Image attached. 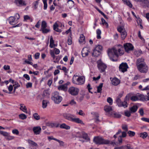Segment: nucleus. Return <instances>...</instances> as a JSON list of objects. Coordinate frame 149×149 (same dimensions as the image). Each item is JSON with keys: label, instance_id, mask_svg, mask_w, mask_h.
<instances>
[{"label": "nucleus", "instance_id": "a19ab883", "mask_svg": "<svg viewBox=\"0 0 149 149\" xmlns=\"http://www.w3.org/2000/svg\"><path fill=\"white\" fill-rule=\"evenodd\" d=\"M96 33L97 34V37L98 39H100L101 38L100 35L101 31L100 29H98L97 30Z\"/></svg>", "mask_w": 149, "mask_h": 149}, {"label": "nucleus", "instance_id": "5fc2aeb1", "mask_svg": "<svg viewBox=\"0 0 149 149\" xmlns=\"http://www.w3.org/2000/svg\"><path fill=\"white\" fill-rule=\"evenodd\" d=\"M6 137L5 138L6 139L8 140H10L14 139V137L13 136H11L8 135L6 136Z\"/></svg>", "mask_w": 149, "mask_h": 149}, {"label": "nucleus", "instance_id": "39448f33", "mask_svg": "<svg viewBox=\"0 0 149 149\" xmlns=\"http://www.w3.org/2000/svg\"><path fill=\"white\" fill-rule=\"evenodd\" d=\"M51 98L54 103L57 104L60 103L62 100V97L57 92H55L52 94Z\"/></svg>", "mask_w": 149, "mask_h": 149}, {"label": "nucleus", "instance_id": "8fccbe9b", "mask_svg": "<svg viewBox=\"0 0 149 149\" xmlns=\"http://www.w3.org/2000/svg\"><path fill=\"white\" fill-rule=\"evenodd\" d=\"M43 1L44 3L43 9L44 10H45L47 9V0H43Z\"/></svg>", "mask_w": 149, "mask_h": 149}, {"label": "nucleus", "instance_id": "423d86ee", "mask_svg": "<svg viewBox=\"0 0 149 149\" xmlns=\"http://www.w3.org/2000/svg\"><path fill=\"white\" fill-rule=\"evenodd\" d=\"M102 50V47L100 45L96 46L93 49V52L92 53V56L95 57H97L101 54V52Z\"/></svg>", "mask_w": 149, "mask_h": 149}, {"label": "nucleus", "instance_id": "6e6552de", "mask_svg": "<svg viewBox=\"0 0 149 149\" xmlns=\"http://www.w3.org/2000/svg\"><path fill=\"white\" fill-rule=\"evenodd\" d=\"M97 63V67L100 71L101 72H104L107 67V65L100 61H98Z\"/></svg>", "mask_w": 149, "mask_h": 149}, {"label": "nucleus", "instance_id": "49530a36", "mask_svg": "<svg viewBox=\"0 0 149 149\" xmlns=\"http://www.w3.org/2000/svg\"><path fill=\"white\" fill-rule=\"evenodd\" d=\"M91 114L94 115V116L96 117V121H99V119L98 118V117H99V114H98L96 113L95 112H92L91 113Z\"/></svg>", "mask_w": 149, "mask_h": 149}, {"label": "nucleus", "instance_id": "bf43d9fd", "mask_svg": "<svg viewBox=\"0 0 149 149\" xmlns=\"http://www.w3.org/2000/svg\"><path fill=\"white\" fill-rule=\"evenodd\" d=\"M55 58L56 60L54 61V62L55 63H57L59 62V60L61 58V57L59 56H56L55 59Z\"/></svg>", "mask_w": 149, "mask_h": 149}, {"label": "nucleus", "instance_id": "6ab92c4d", "mask_svg": "<svg viewBox=\"0 0 149 149\" xmlns=\"http://www.w3.org/2000/svg\"><path fill=\"white\" fill-rule=\"evenodd\" d=\"M127 132H122V135L119 136L118 138V141L119 143L120 144L122 143V137H125L127 135Z\"/></svg>", "mask_w": 149, "mask_h": 149}, {"label": "nucleus", "instance_id": "20e7f679", "mask_svg": "<svg viewBox=\"0 0 149 149\" xmlns=\"http://www.w3.org/2000/svg\"><path fill=\"white\" fill-rule=\"evenodd\" d=\"M93 141L95 144L99 145L108 144L110 142L109 140H105L102 137L99 136L94 137L93 139Z\"/></svg>", "mask_w": 149, "mask_h": 149}, {"label": "nucleus", "instance_id": "473e14b6", "mask_svg": "<svg viewBox=\"0 0 149 149\" xmlns=\"http://www.w3.org/2000/svg\"><path fill=\"white\" fill-rule=\"evenodd\" d=\"M82 137L83 139L87 141L89 140V138L88 137L87 134L85 132H82Z\"/></svg>", "mask_w": 149, "mask_h": 149}, {"label": "nucleus", "instance_id": "412c9836", "mask_svg": "<svg viewBox=\"0 0 149 149\" xmlns=\"http://www.w3.org/2000/svg\"><path fill=\"white\" fill-rule=\"evenodd\" d=\"M49 91L47 90H45L43 92L42 97L44 98H47L49 97Z\"/></svg>", "mask_w": 149, "mask_h": 149}, {"label": "nucleus", "instance_id": "b1692460", "mask_svg": "<svg viewBox=\"0 0 149 149\" xmlns=\"http://www.w3.org/2000/svg\"><path fill=\"white\" fill-rule=\"evenodd\" d=\"M60 127L61 129H65L67 130H69L70 128V126L66 125L65 123H64L61 124L60 126Z\"/></svg>", "mask_w": 149, "mask_h": 149}, {"label": "nucleus", "instance_id": "c9c22d12", "mask_svg": "<svg viewBox=\"0 0 149 149\" xmlns=\"http://www.w3.org/2000/svg\"><path fill=\"white\" fill-rule=\"evenodd\" d=\"M48 102L47 100H43L42 102V107L43 108H45L47 106Z\"/></svg>", "mask_w": 149, "mask_h": 149}, {"label": "nucleus", "instance_id": "2eb2a0df", "mask_svg": "<svg viewBox=\"0 0 149 149\" xmlns=\"http://www.w3.org/2000/svg\"><path fill=\"white\" fill-rule=\"evenodd\" d=\"M15 3L18 6H25L26 4L24 0H15Z\"/></svg>", "mask_w": 149, "mask_h": 149}, {"label": "nucleus", "instance_id": "37998d69", "mask_svg": "<svg viewBox=\"0 0 149 149\" xmlns=\"http://www.w3.org/2000/svg\"><path fill=\"white\" fill-rule=\"evenodd\" d=\"M47 27V23L45 21H43L42 22L41 29L46 28Z\"/></svg>", "mask_w": 149, "mask_h": 149}, {"label": "nucleus", "instance_id": "79ce46f5", "mask_svg": "<svg viewBox=\"0 0 149 149\" xmlns=\"http://www.w3.org/2000/svg\"><path fill=\"white\" fill-rule=\"evenodd\" d=\"M103 84L102 83H100L99 85L97 87V93H100L102 90V88L103 86Z\"/></svg>", "mask_w": 149, "mask_h": 149}, {"label": "nucleus", "instance_id": "7c9ffc66", "mask_svg": "<svg viewBox=\"0 0 149 149\" xmlns=\"http://www.w3.org/2000/svg\"><path fill=\"white\" fill-rule=\"evenodd\" d=\"M40 31L44 33H47L50 31V30L49 29H47L46 28H44L43 29H40Z\"/></svg>", "mask_w": 149, "mask_h": 149}, {"label": "nucleus", "instance_id": "0eeeda50", "mask_svg": "<svg viewBox=\"0 0 149 149\" xmlns=\"http://www.w3.org/2000/svg\"><path fill=\"white\" fill-rule=\"evenodd\" d=\"M118 31L120 33L121 38L123 39H125L127 35V33L123 26H119L117 28Z\"/></svg>", "mask_w": 149, "mask_h": 149}, {"label": "nucleus", "instance_id": "de8ad7c7", "mask_svg": "<svg viewBox=\"0 0 149 149\" xmlns=\"http://www.w3.org/2000/svg\"><path fill=\"white\" fill-rule=\"evenodd\" d=\"M59 124L56 123H51L50 126L52 127H57L59 126Z\"/></svg>", "mask_w": 149, "mask_h": 149}, {"label": "nucleus", "instance_id": "4d7b16f0", "mask_svg": "<svg viewBox=\"0 0 149 149\" xmlns=\"http://www.w3.org/2000/svg\"><path fill=\"white\" fill-rule=\"evenodd\" d=\"M40 53L39 52L36 53L34 55L35 58L36 59H37L39 58Z\"/></svg>", "mask_w": 149, "mask_h": 149}, {"label": "nucleus", "instance_id": "e433bc0d", "mask_svg": "<svg viewBox=\"0 0 149 149\" xmlns=\"http://www.w3.org/2000/svg\"><path fill=\"white\" fill-rule=\"evenodd\" d=\"M79 41L80 43H84L85 42V38L83 35H82L80 36Z\"/></svg>", "mask_w": 149, "mask_h": 149}, {"label": "nucleus", "instance_id": "603ef678", "mask_svg": "<svg viewBox=\"0 0 149 149\" xmlns=\"http://www.w3.org/2000/svg\"><path fill=\"white\" fill-rule=\"evenodd\" d=\"M33 117L36 120H38L40 118V116L37 113H35L33 114Z\"/></svg>", "mask_w": 149, "mask_h": 149}, {"label": "nucleus", "instance_id": "cd10ccee", "mask_svg": "<svg viewBox=\"0 0 149 149\" xmlns=\"http://www.w3.org/2000/svg\"><path fill=\"white\" fill-rule=\"evenodd\" d=\"M20 107L19 109L21 110L24 112L27 113V109L26 107L23 104H20Z\"/></svg>", "mask_w": 149, "mask_h": 149}, {"label": "nucleus", "instance_id": "680f3d73", "mask_svg": "<svg viewBox=\"0 0 149 149\" xmlns=\"http://www.w3.org/2000/svg\"><path fill=\"white\" fill-rule=\"evenodd\" d=\"M139 112L140 113L141 116H143V115L144 113L143 110V108H141L139 110Z\"/></svg>", "mask_w": 149, "mask_h": 149}, {"label": "nucleus", "instance_id": "0e129e2a", "mask_svg": "<svg viewBox=\"0 0 149 149\" xmlns=\"http://www.w3.org/2000/svg\"><path fill=\"white\" fill-rule=\"evenodd\" d=\"M141 120L143 121L149 123V118L143 117L141 118Z\"/></svg>", "mask_w": 149, "mask_h": 149}, {"label": "nucleus", "instance_id": "338daca9", "mask_svg": "<svg viewBox=\"0 0 149 149\" xmlns=\"http://www.w3.org/2000/svg\"><path fill=\"white\" fill-rule=\"evenodd\" d=\"M12 133L14 134H15L16 135H18L19 134V131L17 129L13 130H12Z\"/></svg>", "mask_w": 149, "mask_h": 149}, {"label": "nucleus", "instance_id": "c756f323", "mask_svg": "<svg viewBox=\"0 0 149 149\" xmlns=\"http://www.w3.org/2000/svg\"><path fill=\"white\" fill-rule=\"evenodd\" d=\"M53 45L55 46V44H54V41L52 37L51 36L50 38L49 47L51 48H52L53 47Z\"/></svg>", "mask_w": 149, "mask_h": 149}, {"label": "nucleus", "instance_id": "f704fd0d", "mask_svg": "<svg viewBox=\"0 0 149 149\" xmlns=\"http://www.w3.org/2000/svg\"><path fill=\"white\" fill-rule=\"evenodd\" d=\"M131 100L132 101H136L139 100V98L138 96L134 95L132 96L130 98Z\"/></svg>", "mask_w": 149, "mask_h": 149}, {"label": "nucleus", "instance_id": "72a5a7b5", "mask_svg": "<svg viewBox=\"0 0 149 149\" xmlns=\"http://www.w3.org/2000/svg\"><path fill=\"white\" fill-rule=\"evenodd\" d=\"M104 110L107 112H109L112 110L111 106H106L104 107Z\"/></svg>", "mask_w": 149, "mask_h": 149}, {"label": "nucleus", "instance_id": "e2e57ef3", "mask_svg": "<svg viewBox=\"0 0 149 149\" xmlns=\"http://www.w3.org/2000/svg\"><path fill=\"white\" fill-rule=\"evenodd\" d=\"M68 45H71L72 43V38L71 37H69L68 39Z\"/></svg>", "mask_w": 149, "mask_h": 149}, {"label": "nucleus", "instance_id": "f257e3e1", "mask_svg": "<svg viewBox=\"0 0 149 149\" xmlns=\"http://www.w3.org/2000/svg\"><path fill=\"white\" fill-rule=\"evenodd\" d=\"M118 52L120 55L123 54V52L120 49H118V50L115 48L109 49L108 50V54L110 59L113 61H116L118 60L117 58L118 56Z\"/></svg>", "mask_w": 149, "mask_h": 149}, {"label": "nucleus", "instance_id": "774afa93", "mask_svg": "<svg viewBox=\"0 0 149 149\" xmlns=\"http://www.w3.org/2000/svg\"><path fill=\"white\" fill-rule=\"evenodd\" d=\"M122 128L124 130L125 132L128 131V128L127 126L126 125H123L122 127Z\"/></svg>", "mask_w": 149, "mask_h": 149}, {"label": "nucleus", "instance_id": "5701e85b", "mask_svg": "<svg viewBox=\"0 0 149 149\" xmlns=\"http://www.w3.org/2000/svg\"><path fill=\"white\" fill-rule=\"evenodd\" d=\"M15 18L14 17H9V23L12 25L15 24L16 23V22L15 21Z\"/></svg>", "mask_w": 149, "mask_h": 149}, {"label": "nucleus", "instance_id": "9b49d317", "mask_svg": "<svg viewBox=\"0 0 149 149\" xmlns=\"http://www.w3.org/2000/svg\"><path fill=\"white\" fill-rule=\"evenodd\" d=\"M124 47L125 51L128 53L130 51L133 50L134 47L130 43H126L124 44Z\"/></svg>", "mask_w": 149, "mask_h": 149}, {"label": "nucleus", "instance_id": "58836bf2", "mask_svg": "<svg viewBox=\"0 0 149 149\" xmlns=\"http://www.w3.org/2000/svg\"><path fill=\"white\" fill-rule=\"evenodd\" d=\"M58 89L59 90H63V91H66L67 89V86L66 85H62L58 87Z\"/></svg>", "mask_w": 149, "mask_h": 149}, {"label": "nucleus", "instance_id": "f03ea898", "mask_svg": "<svg viewBox=\"0 0 149 149\" xmlns=\"http://www.w3.org/2000/svg\"><path fill=\"white\" fill-rule=\"evenodd\" d=\"M143 58H138L136 62V65L138 70L141 73H146L148 71V65L144 62Z\"/></svg>", "mask_w": 149, "mask_h": 149}, {"label": "nucleus", "instance_id": "9d476101", "mask_svg": "<svg viewBox=\"0 0 149 149\" xmlns=\"http://www.w3.org/2000/svg\"><path fill=\"white\" fill-rule=\"evenodd\" d=\"M62 116L65 119L72 122L74 118L75 117V115L68 113H63Z\"/></svg>", "mask_w": 149, "mask_h": 149}, {"label": "nucleus", "instance_id": "13d9d810", "mask_svg": "<svg viewBox=\"0 0 149 149\" xmlns=\"http://www.w3.org/2000/svg\"><path fill=\"white\" fill-rule=\"evenodd\" d=\"M101 20L102 22V24H103L106 25L107 26H108V24L107 22H106L105 20H104V19L102 18Z\"/></svg>", "mask_w": 149, "mask_h": 149}, {"label": "nucleus", "instance_id": "bb28decb", "mask_svg": "<svg viewBox=\"0 0 149 149\" xmlns=\"http://www.w3.org/2000/svg\"><path fill=\"white\" fill-rule=\"evenodd\" d=\"M58 24L56 23H55L53 25V28L54 30L56 31L57 32H61L62 31V30L59 29L58 28Z\"/></svg>", "mask_w": 149, "mask_h": 149}, {"label": "nucleus", "instance_id": "aec40b11", "mask_svg": "<svg viewBox=\"0 0 149 149\" xmlns=\"http://www.w3.org/2000/svg\"><path fill=\"white\" fill-rule=\"evenodd\" d=\"M72 122L77 123L81 124V125H84V123L83 121L82 120H80L79 118H76L75 117L74 118Z\"/></svg>", "mask_w": 149, "mask_h": 149}, {"label": "nucleus", "instance_id": "a18cd8bd", "mask_svg": "<svg viewBox=\"0 0 149 149\" xmlns=\"http://www.w3.org/2000/svg\"><path fill=\"white\" fill-rule=\"evenodd\" d=\"M19 118L22 120L26 119L27 118V116L25 114L23 113L19 114Z\"/></svg>", "mask_w": 149, "mask_h": 149}, {"label": "nucleus", "instance_id": "864d4df0", "mask_svg": "<svg viewBox=\"0 0 149 149\" xmlns=\"http://www.w3.org/2000/svg\"><path fill=\"white\" fill-rule=\"evenodd\" d=\"M125 115L127 117H130L131 116L130 112L126 111H125L124 112Z\"/></svg>", "mask_w": 149, "mask_h": 149}, {"label": "nucleus", "instance_id": "f3484780", "mask_svg": "<svg viewBox=\"0 0 149 149\" xmlns=\"http://www.w3.org/2000/svg\"><path fill=\"white\" fill-rule=\"evenodd\" d=\"M110 79L111 81L112 84L114 86H117L120 82V80L116 77H114L112 79V78H110Z\"/></svg>", "mask_w": 149, "mask_h": 149}, {"label": "nucleus", "instance_id": "dca6fc26", "mask_svg": "<svg viewBox=\"0 0 149 149\" xmlns=\"http://www.w3.org/2000/svg\"><path fill=\"white\" fill-rule=\"evenodd\" d=\"M90 52L89 50L87 48H84L81 51V55L83 57H86Z\"/></svg>", "mask_w": 149, "mask_h": 149}, {"label": "nucleus", "instance_id": "6e6d98bb", "mask_svg": "<svg viewBox=\"0 0 149 149\" xmlns=\"http://www.w3.org/2000/svg\"><path fill=\"white\" fill-rule=\"evenodd\" d=\"M0 134L3 135V136H7L8 135V133H7L6 132H5L1 131V130H0Z\"/></svg>", "mask_w": 149, "mask_h": 149}, {"label": "nucleus", "instance_id": "09e8293b", "mask_svg": "<svg viewBox=\"0 0 149 149\" xmlns=\"http://www.w3.org/2000/svg\"><path fill=\"white\" fill-rule=\"evenodd\" d=\"M128 134L130 136H133L135 135V132L131 131H129L127 132Z\"/></svg>", "mask_w": 149, "mask_h": 149}, {"label": "nucleus", "instance_id": "f8f14e48", "mask_svg": "<svg viewBox=\"0 0 149 149\" xmlns=\"http://www.w3.org/2000/svg\"><path fill=\"white\" fill-rule=\"evenodd\" d=\"M128 68L127 64L126 63H122L120 65L119 67V70L123 72L126 71Z\"/></svg>", "mask_w": 149, "mask_h": 149}, {"label": "nucleus", "instance_id": "a211bd4d", "mask_svg": "<svg viewBox=\"0 0 149 149\" xmlns=\"http://www.w3.org/2000/svg\"><path fill=\"white\" fill-rule=\"evenodd\" d=\"M84 81L85 79L84 77L83 76H80L79 77V80L77 83H75L74 81V84L77 85H81L84 83Z\"/></svg>", "mask_w": 149, "mask_h": 149}, {"label": "nucleus", "instance_id": "1a4fd4ad", "mask_svg": "<svg viewBox=\"0 0 149 149\" xmlns=\"http://www.w3.org/2000/svg\"><path fill=\"white\" fill-rule=\"evenodd\" d=\"M68 91L72 95H76L78 94L79 89L77 88L71 87L69 88Z\"/></svg>", "mask_w": 149, "mask_h": 149}, {"label": "nucleus", "instance_id": "69168bd1", "mask_svg": "<svg viewBox=\"0 0 149 149\" xmlns=\"http://www.w3.org/2000/svg\"><path fill=\"white\" fill-rule=\"evenodd\" d=\"M78 113L81 116H84L85 115V114L81 110H79V112Z\"/></svg>", "mask_w": 149, "mask_h": 149}, {"label": "nucleus", "instance_id": "052dcab7", "mask_svg": "<svg viewBox=\"0 0 149 149\" xmlns=\"http://www.w3.org/2000/svg\"><path fill=\"white\" fill-rule=\"evenodd\" d=\"M124 149H131L132 148L130 144H127L125 146H124Z\"/></svg>", "mask_w": 149, "mask_h": 149}, {"label": "nucleus", "instance_id": "7ed1b4c3", "mask_svg": "<svg viewBox=\"0 0 149 149\" xmlns=\"http://www.w3.org/2000/svg\"><path fill=\"white\" fill-rule=\"evenodd\" d=\"M123 92L122 91L119 94L118 96L116 97V102L119 107H123L124 108H126L128 106V104L127 103V100H129V98H127V96L124 99V100L123 102H122L121 101L120 98L123 96Z\"/></svg>", "mask_w": 149, "mask_h": 149}, {"label": "nucleus", "instance_id": "4468645a", "mask_svg": "<svg viewBox=\"0 0 149 149\" xmlns=\"http://www.w3.org/2000/svg\"><path fill=\"white\" fill-rule=\"evenodd\" d=\"M60 52V51L59 49L55 48L54 49V51H50V54L52 57L53 58V59H55L56 58V56H55L54 54H58Z\"/></svg>", "mask_w": 149, "mask_h": 149}, {"label": "nucleus", "instance_id": "393cba45", "mask_svg": "<svg viewBox=\"0 0 149 149\" xmlns=\"http://www.w3.org/2000/svg\"><path fill=\"white\" fill-rule=\"evenodd\" d=\"M138 97L139 98V100L143 102L147 101L146 96L140 94L138 95Z\"/></svg>", "mask_w": 149, "mask_h": 149}, {"label": "nucleus", "instance_id": "3c124183", "mask_svg": "<svg viewBox=\"0 0 149 149\" xmlns=\"http://www.w3.org/2000/svg\"><path fill=\"white\" fill-rule=\"evenodd\" d=\"M107 102L109 103L110 105H111L113 104V100L110 97H108L107 100Z\"/></svg>", "mask_w": 149, "mask_h": 149}, {"label": "nucleus", "instance_id": "4be33fe9", "mask_svg": "<svg viewBox=\"0 0 149 149\" xmlns=\"http://www.w3.org/2000/svg\"><path fill=\"white\" fill-rule=\"evenodd\" d=\"M124 4L126 5L130 8H132V5L129 0H122Z\"/></svg>", "mask_w": 149, "mask_h": 149}, {"label": "nucleus", "instance_id": "a878e982", "mask_svg": "<svg viewBox=\"0 0 149 149\" xmlns=\"http://www.w3.org/2000/svg\"><path fill=\"white\" fill-rule=\"evenodd\" d=\"M138 108V107L136 105H134L130 108V110L131 113L136 112Z\"/></svg>", "mask_w": 149, "mask_h": 149}, {"label": "nucleus", "instance_id": "ddd939ff", "mask_svg": "<svg viewBox=\"0 0 149 149\" xmlns=\"http://www.w3.org/2000/svg\"><path fill=\"white\" fill-rule=\"evenodd\" d=\"M41 127L39 126L34 127L33 128V130L35 135L39 134L41 131Z\"/></svg>", "mask_w": 149, "mask_h": 149}, {"label": "nucleus", "instance_id": "ea45409f", "mask_svg": "<svg viewBox=\"0 0 149 149\" xmlns=\"http://www.w3.org/2000/svg\"><path fill=\"white\" fill-rule=\"evenodd\" d=\"M140 135V137L143 139H145L148 136L147 133L145 132L141 133Z\"/></svg>", "mask_w": 149, "mask_h": 149}, {"label": "nucleus", "instance_id": "4c0bfd02", "mask_svg": "<svg viewBox=\"0 0 149 149\" xmlns=\"http://www.w3.org/2000/svg\"><path fill=\"white\" fill-rule=\"evenodd\" d=\"M142 54L141 50H136L134 52V54L137 57L140 56Z\"/></svg>", "mask_w": 149, "mask_h": 149}, {"label": "nucleus", "instance_id": "2f4dec72", "mask_svg": "<svg viewBox=\"0 0 149 149\" xmlns=\"http://www.w3.org/2000/svg\"><path fill=\"white\" fill-rule=\"evenodd\" d=\"M79 77L77 75H74L72 78V82L74 84V81L75 83H77L79 80Z\"/></svg>", "mask_w": 149, "mask_h": 149}, {"label": "nucleus", "instance_id": "c03bdc74", "mask_svg": "<svg viewBox=\"0 0 149 149\" xmlns=\"http://www.w3.org/2000/svg\"><path fill=\"white\" fill-rule=\"evenodd\" d=\"M38 4V1H36L34 2L33 3V7L34 9H36L37 8Z\"/></svg>", "mask_w": 149, "mask_h": 149}, {"label": "nucleus", "instance_id": "c85d7f7f", "mask_svg": "<svg viewBox=\"0 0 149 149\" xmlns=\"http://www.w3.org/2000/svg\"><path fill=\"white\" fill-rule=\"evenodd\" d=\"M29 144L30 146L32 147H37L38 146L37 143L30 140H29Z\"/></svg>", "mask_w": 149, "mask_h": 149}]
</instances>
